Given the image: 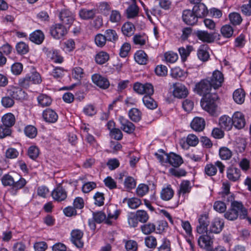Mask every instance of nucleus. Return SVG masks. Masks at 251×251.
<instances>
[{
	"label": "nucleus",
	"mask_w": 251,
	"mask_h": 251,
	"mask_svg": "<svg viewBox=\"0 0 251 251\" xmlns=\"http://www.w3.org/2000/svg\"><path fill=\"white\" fill-rule=\"evenodd\" d=\"M198 244L201 248L204 249L207 251H211L213 241L207 235H201L198 239Z\"/></svg>",
	"instance_id": "a211bd4d"
},
{
	"label": "nucleus",
	"mask_w": 251,
	"mask_h": 251,
	"mask_svg": "<svg viewBox=\"0 0 251 251\" xmlns=\"http://www.w3.org/2000/svg\"><path fill=\"white\" fill-rule=\"evenodd\" d=\"M119 121L121 125V128L124 131L128 133H131L134 131L135 126L132 123L123 116L119 117Z\"/></svg>",
	"instance_id": "412c9836"
},
{
	"label": "nucleus",
	"mask_w": 251,
	"mask_h": 251,
	"mask_svg": "<svg viewBox=\"0 0 251 251\" xmlns=\"http://www.w3.org/2000/svg\"><path fill=\"white\" fill-rule=\"evenodd\" d=\"M146 246L150 249H154L157 246L156 238L153 236H148L145 239Z\"/></svg>",
	"instance_id": "680f3d73"
},
{
	"label": "nucleus",
	"mask_w": 251,
	"mask_h": 251,
	"mask_svg": "<svg viewBox=\"0 0 251 251\" xmlns=\"http://www.w3.org/2000/svg\"><path fill=\"white\" fill-rule=\"evenodd\" d=\"M133 89L138 94L145 96H151L154 92L153 86L149 83L143 84L136 82L133 85Z\"/></svg>",
	"instance_id": "39448f33"
},
{
	"label": "nucleus",
	"mask_w": 251,
	"mask_h": 251,
	"mask_svg": "<svg viewBox=\"0 0 251 251\" xmlns=\"http://www.w3.org/2000/svg\"><path fill=\"white\" fill-rule=\"evenodd\" d=\"M106 41L107 40L104 35L99 33L95 36V43L99 47L102 48L104 46Z\"/></svg>",
	"instance_id": "bf43d9fd"
},
{
	"label": "nucleus",
	"mask_w": 251,
	"mask_h": 251,
	"mask_svg": "<svg viewBox=\"0 0 251 251\" xmlns=\"http://www.w3.org/2000/svg\"><path fill=\"white\" fill-rule=\"evenodd\" d=\"M217 97L215 94L208 95L203 97L201 101L203 109L211 115H214L217 108L216 103Z\"/></svg>",
	"instance_id": "7ed1b4c3"
},
{
	"label": "nucleus",
	"mask_w": 251,
	"mask_h": 251,
	"mask_svg": "<svg viewBox=\"0 0 251 251\" xmlns=\"http://www.w3.org/2000/svg\"><path fill=\"white\" fill-rule=\"evenodd\" d=\"M16 50L18 54L24 55L29 51V49L27 44L24 42H20L17 44Z\"/></svg>",
	"instance_id": "49530a36"
},
{
	"label": "nucleus",
	"mask_w": 251,
	"mask_h": 251,
	"mask_svg": "<svg viewBox=\"0 0 251 251\" xmlns=\"http://www.w3.org/2000/svg\"><path fill=\"white\" fill-rule=\"evenodd\" d=\"M219 124L221 127L226 130H230L233 126L232 119L226 115H223L220 118Z\"/></svg>",
	"instance_id": "a878e982"
},
{
	"label": "nucleus",
	"mask_w": 251,
	"mask_h": 251,
	"mask_svg": "<svg viewBox=\"0 0 251 251\" xmlns=\"http://www.w3.org/2000/svg\"><path fill=\"white\" fill-rule=\"evenodd\" d=\"M129 118L134 122H138L141 118V113L137 108H132L128 112Z\"/></svg>",
	"instance_id": "de8ad7c7"
},
{
	"label": "nucleus",
	"mask_w": 251,
	"mask_h": 251,
	"mask_svg": "<svg viewBox=\"0 0 251 251\" xmlns=\"http://www.w3.org/2000/svg\"><path fill=\"white\" fill-rule=\"evenodd\" d=\"M39 154V150L36 146H32L28 148L27 154L31 159L35 160L37 158Z\"/></svg>",
	"instance_id": "338daca9"
},
{
	"label": "nucleus",
	"mask_w": 251,
	"mask_h": 251,
	"mask_svg": "<svg viewBox=\"0 0 251 251\" xmlns=\"http://www.w3.org/2000/svg\"><path fill=\"white\" fill-rule=\"evenodd\" d=\"M68 31V28L60 24H55L50 28V35L55 39H63L67 34Z\"/></svg>",
	"instance_id": "20e7f679"
},
{
	"label": "nucleus",
	"mask_w": 251,
	"mask_h": 251,
	"mask_svg": "<svg viewBox=\"0 0 251 251\" xmlns=\"http://www.w3.org/2000/svg\"><path fill=\"white\" fill-rule=\"evenodd\" d=\"M59 19L63 24L70 27L74 21L75 16L74 14L70 10L64 9L60 13Z\"/></svg>",
	"instance_id": "9b49d317"
},
{
	"label": "nucleus",
	"mask_w": 251,
	"mask_h": 251,
	"mask_svg": "<svg viewBox=\"0 0 251 251\" xmlns=\"http://www.w3.org/2000/svg\"><path fill=\"white\" fill-rule=\"evenodd\" d=\"M44 38V34L40 30H36L29 35V40L37 45L41 44Z\"/></svg>",
	"instance_id": "bb28decb"
},
{
	"label": "nucleus",
	"mask_w": 251,
	"mask_h": 251,
	"mask_svg": "<svg viewBox=\"0 0 251 251\" xmlns=\"http://www.w3.org/2000/svg\"><path fill=\"white\" fill-rule=\"evenodd\" d=\"M37 99L39 105L43 107L50 106L52 102L51 98L46 94H40Z\"/></svg>",
	"instance_id": "72a5a7b5"
},
{
	"label": "nucleus",
	"mask_w": 251,
	"mask_h": 251,
	"mask_svg": "<svg viewBox=\"0 0 251 251\" xmlns=\"http://www.w3.org/2000/svg\"><path fill=\"white\" fill-rule=\"evenodd\" d=\"M196 34L198 39L203 42L212 43L215 39L213 33H208L206 31L199 30L197 31Z\"/></svg>",
	"instance_id": "6ab92c4d"
},
{
	"label": "nucleus",
	"mask_w": 251,
	"mask_h": 251,
	"mask_svg": "<svg viewBox=\"0 0 251 251\" xmlns=\"http://www.w3.org/2000/svg\"><path fill=\"white\" fill-rule=\"evenodd\" d=\"M204 120L201 117H196L191 123V128L196 131H201L205 127Z\"/></svg>",
	"instance_id": "5701e85b"
},
{
	"label": "nucleus",
	"mask_w": 251,
	"mask_h": 251,
	"mask_svg": "<svg viewBox=\"0 0 251 251\" xmlns=\"http://www.w3.org/2000/svg\"><path fill=\"white\" fill-rule=\"evenodd\" d=\"M1 121L3 125L11 128L15 124V118L13 114L9 113L2 116Z\"/></svg>",
	"instance_id": "f704fd0d"
},
{
	"label": "nucleus",
	"mask_w": 251,
	"mask_h": 251,
	"mask_svg": "<svg viewBox=\"0 0 251 251\" xmlns=\"http://www.w3.org/2000/svg\"><path fill=\"white\" fill-rule=\"evenodd\" d=\"M135 61L139 64H146L148 61V56L143 50H138L134 54Z\"/></svg>",
	"instance_id": "c9c22d12"
},
{
	"label": "nucleus",
	"mask_w": 251,
	"mask_h": 251,
	"mask_svg": "<svg viewBox=\"0 0 251 251\" xmlns=\"http://www.w3.org/2000/svg\"><path fill=\"white\" fill-rule=\"evenodd\" d=\"M7 94L8 96L14 99H20L22 98L23 92L19 87L11 86L7 89Z\"/></svg>",
	"instance_id": "c756f323"
},
{
	"label": "nucleus",
	"mask_w": 251,
	"mask_h": 251,
	"mask_svg": "<svg viewBox=\"0 0 251 251\" xmlns=\"http://www.w3.org/2000/svg\"><path fill=\"white\" fill-rule=\"evenodd\" d=\"M93 82L100 88L105 89L109 86V82L108 79L102 75L95 74L92 76Z\"/></svg>",
	"instance_id": "4468645a"
},
{
	"label": "nucleus",
	"mask_w": 251,
	"mask_h": 251,
	"mask_svg": "<svg viewBox=\"0 0 251 251\" xmlns=\"http://www.w3.org/2000/svg\"><path fill=\"white\" fill-rule=\"evenodd\" d=\"M216 167L219 168L221 173H223L225 170V166L220 161H216L215 165L211 163L206 164L204 168L205 173L209 176H215L217 172Z\"/></svg>",
	"instance_id": "6e6552de"
},
{
	"label": "nucleus",
	"mask_w": 251,
	"mask_h": 251,
	"mask_svg": "<svg viewBox=\"0 0 251 251\" xmlns=\"http://www.w3.org/2000/svg\"><path fill=\"white\" fill-rule=\"evenodd\" d=\"M133 3L126 9V14L128 18H132L138 15L139 9L135 3V0H131Z\"/></svg>",
	"instance_id": "ea45409f"
},
{
	"label": "nucleus",
	"mask_w": 251,
	"mask_h": 251,
	"mask_svg": "<svg viewBox=\"0 0 251 251\" xmlns=\"http://www.w3.org/2000/svg\"><path fill=\"white\" fill-rule=\"evenodd\" d=\"M193 11L197 19L205 16L208 13L207 8L203 3L195 5L193 7Z\"/></svg>",
	"instance_id": "393cba45"
},
{
	"label": "nucleus",
	"mask_w": 251,
	"mask_h": 251,
	"mask_svg": "<svg viewBox=\"0 0 251 251\" xmlns=\"http://www.w3.org/2000/svg\"><path fill=\"white\" fill-rule=\"evenodd\" d=\"M154 72L158 76H164L167 75L168 69L165 65H158L154 69Z\"/></svg>",
	"instance_id": "052dcab7"
},
{
	"label": "nucleus",
	"mask_w": 251,
	"mask_h": 251,
	"mask_svg": "<svg viewBox=\"0 0 251 251\" xmlns=\"http://www.w3.org/2000/svg\"><path fill=\"white\" fill-rule=\"evenodd\" d=\"M123 203H127L128 207L132 209L137 208L142 203L141 200L135 197L125 198L123 200Z\"/></svg>",
	"instance_id": "7c9ffc66"
},
{
	"label": "nucleus",
	"mask_w": 251,
	"mask_h": 251,
	"mask_svg": "<svg viewBox=\"0 0 251 251\" xmlns=\"http://www.w3.org/2000/svg\"><path fill=\"white\" fill-rule=\"evenodd\" d=\"M167 162L175 167H178L183 163L182 158L178 155L170 153L168 155Z\"/></svg>",
	"instance_id": "2f4dec72"
},
{
	"label": "nucleus",
	"mask_w": 251,
	"mask_h": 251,
	"mask_svg": "<svg viewBox=\"0 0 251 251\" xmlns=\"http://www.w3.org/2000/svg\"><path fill=\"white\" fill-rule=\"evenodd\" d=\"M83 232L80 229H75L71 233V241L77 248L81 249L83 247L84 242L82 240Z\"/></svg>",
	"instance_id": "0eeeda50"
},
{
	"label": "nucleus",
	"mask_w": 251,
	"mask_h": 251,
	"mask_svg": "<svg viewBox=\"0 0 251 251\" xmlns=\"http://www.w3.org/2000/svg\"><path fill=\"white\" fill-rule=\"evenodd\" d=\"M228 17L231 23L233 25H239L242 21L240 14L237 12L229 14Z\"/></svg>",
	"instance_id": "6e6d98bb"
},
{
	"label": "nucleus",
	"mask_w": 251,
	"mask_h": 251,
	"mask_svg": "<svg viewBox=\"0 0 251 251\" xmlns=\"http://www.w3.org/2000/svg\"><path fill=\"white\" fill-rule=\"evenodd\" d=\"M212 87L209 81L204 79L196 84L194 91L200 96L204 97L208 95H211L210 92Z\"/></svg>",
	"instance_id": "423d86ee"
},
{
	"label": "nucleus",
	"mask_w": 251,
	"mask_h": 251,
	"mask_svg": "<svg viewBox=\"0 0 251 251\" xmlns=\"http://www.w3.org/2000/svg\"><path fill=\"white\" fill-rule=\"evenodd\" d=\"M120 212V210L115 205H109L107 209V217L106 220V223L109 225L111 224L113 221L117 219Z\"/></svg>",
	"instance_id": "9d476101"
},
{
	"label": "nucleus",
	"mask_w": 251,
	"mask_h": 251,
	"mask_svg": "<svg viewBox=\"0 0 251 251\" xmlns=\"http://www.w3.org/2000/svg\"><path fill=\"white\" fill-rule=\"evenodd\" d=\"M174 191L171 185L163 187L160 193L161 199L165 201L170 200L174 196Z\"/></svg>",
	"instance_id": "c85d7f7f"
},
{
	"label": "nucleus",
	"mask_w": 251,
	"mask_h": 251,
	"mask_svg": "<svg viewBox=\"0 0 251 251\" xmlns=\"http://www.w3.org/2000/svg\"><path fill=\"white\" fill-rule=\"evenodd\" d=\"M47 56L49 59L55 63L61 64L64 61L63 57L56 50L52 49L48 51Z\"/></svg>",
	"instance_id": "4be33fe9"
},
{
	"label": "nucleus",
	"mask_w": 251,
	"mask_h": 251,
	"mask_svg": "<svg viewBox=\"0 0 251 251\" xmlns=\"http://www.w3.org/2000/svg\"><path fill=\"white\" fill-rule=\"evenodd\" d=\"M97 187V184L94 181L84 182L82 186L81 190L83 193H88Z\"/></svg>",
	"instance_id": "864d4df0"
},
{
	"label": "nucleus",
	"mask_w": 251,
	"mask_h": 251,
	"mask_svg": "<svg viewBox=\"0 0 251 251\" xmlns=\"http://www.w3.org/2000/svg\"><path fill=\"white\" fill-rule=\"evenodd\" d=\"M233 125L237 129L243 128L245 125V120L244 115L240 112H235L232 118Z\"/></svg>",
	"instance_id": "dca6fc26"
},
{
	"label": "nucleus",
	"mask_w": 251,
	"mask_h": 251,
	"mask_svg": "<svg viewBox=\"0 0 251 251\" xmlns=\"http://www.w3.org/2000/svg\"><path fill=\"white\" fill-rule=\"evenodd\" d=\"M182 17L183 22L187 25H194L198 21V19L193 10H184L183 11Z\"/></svg>",
	"instance_id": "2eb2a0df"
},
{
	"label": "nucleus",
	"mask_w": 251,
	"mask_h": 251,
	"mask_svg": "<svg viewBox=\"0 0 251 251\" xmlns=\"http://www.w3.org/2000/svg\"><path fill=\"white\" fill-rule=\"evenodd\" d=\"M43 117L46 122L50 123H55L58 118L56 112L50 108L47 109L43 111Z\"/></svg>",
	"instance_id": "aec40b11"
},
{
	"label": "nucleus",
	"mask_w": 251,
	"mask_h": 251,
	"mask_svg": "<svg viewBox=\"0 0 251 251\" xmlns=\"http://www.w3.org/2000/svg\"><path fill=\"white\" fill-rule=\"evenodd\" d=\"M164 57L166 62L173 63L177 60L178 55L173 51H169L164 53Z\"/></svg>",
	"instance_id": "09e8293b"
},
{
	"label": "nucleus",
	"mask_w": 251,
	"mask_h": 251,
	"mask_svg": "<svg viewBox=\"0 0 251 251\" xmlns=\"http://www.w3.org/2000/svg\"><path fill=\"white\" fill-rule=\"evenodd\" d=\"M109 59V54L104 51L99 52L95 56L96 62L99 64H103Z\"/></svg>",
	"instance_id": "58836bf2"
},
{
	"label": "nucleus",
	"mask_w": 251,
	"mask_h": 251,
	"mask_svg": "<svg viewBox=\"0 0 251 251\" xmlns=\"http://www.w3.org/2000/svg\"><path fill=\"white\" fill-rule=\"evenodd\" d=\"M219 154L221 159L226 160L229 159L231 157L232 152L227 147H223L219 149Z\"/></svg>",
	"instance_id": "a19ab883"
},
{
	"label": "nucleus",
	"mask_w": 251,
	"mask_h": 251,
	"mask_svg": "<svg viewBox=\"0 0 251 251\" xmlns=\"http://www.w3.org/2000/svg\"><path fill=\"white\" fill-rule=\"evenodd\" d=\"M95 14L93 9H82L79 11V15L80 18L84 20H88L94 17Z\"/></svg>",
	"instance_id": "37998d69"
},
{
	"label": "nucleus",
	"mask_w": 251,
	"mask_h": 251,
	"mask_svg": "<svg viewBox=\"0 0 251 251\" xmlns=\"http://www.w3.org/2000/svg\"><path fill=\"white\" fill-rule=\"evenodd\" d=\"M192 50L193 48L191 46H187L186 48L181 47L179 48L178 51L181 56V59L183 61H185Z\"/></svg>",
	"instance_id": "3c124183"
},
{
	"label": "nucleus",
	"mask_w": 251,
	"mask_h": 251,
	"mask_svg": "<svg viewBox=\"0 0 251 251\" xmlns=\"http://www.w3.org/2000/svg\"><path fill=\"white\" fill-rule=\"evenodd\" d=\"M141 229L143 234H150L155 231V226L154 224L150 223L141 226Z\"/></svg>",
	"instance_id": "5fc2aeb1"
},
{
	"label": "nucleus",
	"mask_w": 251,
	"mask_h": 251,
	"mask_svg": "<svg viewBox=\"0 0 251 251\" xmlns=\"http://www.w3.org/2000/svg\"><path fill=\"white\" fill-rule=\"evenodd\" d=\"M135 27L133 24L130 22L125 23L122 26V33L126 36H131L134 34Z\"/></svg>",
	"instance_id": "473e14b6"
},
{
	"label": "nucleus",
	"mask_w": 251,
	"mask_h": 251,
	"mask_svg": "<svg viewBox=\"0 0 251 251\" xmlns=\"http://www.w3.org/2000/svg\"><path fill=\"white\" fill-rule=\"evenodd\" d=\"M1 182L4 186L11 187V192L13 195H16L18 190L22 189L26 184V180L21 177L15 181L13 176L9 174H5L1 178Z\"/></svg>",
	"instance_id": "f03ea898"
},
{
	"label": "nucleus",
	"mask_w": 251,
	"mask_h": 251,
	"mask_svg": "<svg viewBox=\"0 0 251 251\" xmlns=\"http://www.w3.org/2000/svg\"><path fill=\"white\" fill-rule=\"evenodd\" d=\"M24 131L26 136L30 138H35L37 133L36 128L34 126L30 125L26 126L25 128Z\"/></svg>",
	"instance_id": "13d9d810"
},
{
	"label": "nucleus",
	"mask_w": 251,
	"mask_h": 251,
	"mask_svg": "<svg viewBox=\"0 0 251 251\" xmlns=\"http://www.w3.org/2000/svg\"><path fill=\"white\" fill-rule=\"evenodd\" d=\"M154 155L161 164L167 162L169 154L166 153L162 150L158 151V152L155 153Z\"/></svg>",
	"instance_id": "0e129e2a"
},
{
	"label": "nucleus",
	"mask_w": 251,
	"mask_h": 251,
	"mask_svg": "<svg viewBox=\"0 0 251 251\" xmlns=\"http://www.w3.org/2000/svg\"><path fill=\"white\" fill-rule=\"evenodd\" d=\"M209 47L207 45H201L197 51L198 58L202 61L208 60L209 58Z\"/></svg>",
	"instance_id": "cd10ccee"
},
{
	"label": "nucleus",
	"mask_w": 251,
	"mask_h": 251,
	"mask_svg": "<svg viewBox=\"0 0 251 251\" xmlns=\"http://www.w3.org/2000/svg\"><path fill=\"white\" fill-rule=\"evenodd\" d=\"M51 196L54 200L58 201H61L66 199L67 193L59 184L52 191Z\"/></svg>",
	"instance_id": "f8f14e48"
},
{
	"label": "nucleus",
	"mask_w": 251,
	"mask_h": 251,
	"mask_svg": "<svg viewBox=\"0 0 251 251\" xmlns=\"http://www.w3.org/2000/svg\"><path fill=\"white\" fill-rule=\"evenodd\" d=\"M247 215V209L241 202L234 201L231 202L230 208L225 213V217L228 220L233 221L239 216L241 219H245Z\"/></svg>",
	"instance_id": "f257e3e1"
},
{
	"label": "nucleus",
	"mask_w": 251,
	"mask_h": 251,
	"mask_svg": "<svg viewBox=\"0 0 251 251\" xmlns=\"http://www.w3.org/2000/svg\"><path fill=\"white\" fill-rule=\"evenodd\" d=\"M62 50L65 52H70L75 48V42L74 40L69 39L62 43Z\"/></svg>",
	"instance_id": "a18cd8bd"
},
{
	"label": "nucleus",
	"mask_w": 251,
	"mask_h": 251,
	"mask_svg": "<svg viewBox=\"0 0 251 251\" xmlns=\"http://www.w3.org/2000/svg\"><path fill=\"white\" fill-rule=\"evenodd\" d=\"M224 75L223 74L218 70L213 72L212 75L210 78V84L215 89L221 86L224 82Z\"/></svg>",
	"instance_id": "ddd939ff"
},
{
	"label": "nucleus",
	"mask_w": 251,
	"mask_h": 251,
	"mask_svg": "<svg viewBox=\"0 0 251 251\" xmlns=\"http://www.w3.org/2000/svg\"><path fill=\"white\" fill-rule=\"evenodd\" d=\"M221 32L223 36L226 38L231 37L233 33V29L231 26L226 25L222 26Z\"/></svg>",
	"instance_id": "4d7b16f0"
},
{
	"label": "nucleus",
	"mask_w": 251,
	"mask_h": 251,
	"mask_svg": "<svg viewBox=\"0 0 251 251\" xmlns=\"http://www.w3.org/2000/svg\"><path fill=\"white\" fill-rule=\"evenodd\" d=\"M1 103L2 105L5 108L11 107L14 104V100L8 96H5L2 98L1 100Z\"/></svg>",
	"instance_id": "774afa93"
},
{
	"label": "nucleus",
	"mask_w": 251,
	"mask_h": 251,
	"mask_svg": "<svg viewBox=\"0 0 251 251\" xmlns=\"http://www.w3.org/2000/svg\"><path fill=\"white\" fill-rule=\"evenodd\" d=\"M144 105L149 109H154L157 107V103L151 96H144L143 98Z\"/></svg>",
	"instance_id": "79ce46f5"
},
{
	"label": "nucleus",
	"mask_w": 251,
	"mask_h": 251,
	"mask_svg": "<svg viewBox=\"0 0 251 251\" xmlns=\"http://www.w3.org/2000/svg\"><path fill=\"white\" fill-rule=\"evenodd\" d=\"M245 93L242 89L236 90L233 94L234 100L238 104H242L244 102Z\"/></svg>",
	"instance_id": "e433bc0d"
},
{
	"label": "nucleus",
	"mask_w": 251,
	"mask_h": 251,
	"mask_svg": "<svg viewBox=\"0 0 251 251\" xmlns=\"http://www.w3.org/2000/svg\"><path fill=\"white\" fill-rule=\"evenodd\" d=\"M147 40L148 37L145 34H136L133 37L134 43L140 46L144 45Z\"/></svg>",
	"instance_id": "c03bdc74"
},
{
	"label": "nucleus",
	"mask_w": 251,
	"mask_h": 251,
	"mask_svg": "<svg viewBox=\"0 0 251 251\" xmlns=\"http://www.w3.org/2000/svg\"><path fill=\"white\" fill-rule=\"evenodd\" d=\"M199 142L198 137L193 134H189L186 138V142L190 146L195 147L198 145Z\"/></svg>",
	"instance_id": "69168bd1"
},
{
	"label": "nucleus",
	"mask_w": 251,
	"mask_h": 251,
	"mask_svg": "<svg viewBox=\"0 0 251 251\" xmlns=\"http://www.w3.org/2000/svg\"><path fill=\"white\" fill-rule=\"evenodd\" d=\"M241 176L239 169L235 167H229L226 171V176L230 181L235 182L239 180Z\"/></svg>",
	"instance_id": "b1692460"
},
{
	"label": "nucleus",
	"mask_w": 251,
	"mask_h": 251,
	"mask_svg": "<svg viewBox=\"0 0 251 251\" xmlns=\"http://www.w3.org/2000/svg\"><path fill=\"white\" fill-rule=\"evenodd\" d=\"M191 189V183L189 180H183L180 185L179 195H184L190 192Z\"/></svg>",
	"instance_id": "8fccbe9b"
},
{
	"label": "nucleus",
	"mask_w": 251,
	"mask_h": 251,
	"mask_svg": "<svg viewBox=\"0 0 251 251\" xmlns=\"http://www.w3.org/2000/svg\"><path fill=\"white\" fill-rule=\"evenodd\" d=\"M93 198L95 200L94 203L95 205L100 206L103 205L104 197V194L100 192H96L93 196Z\"/></svg>",
	"instance_id": "e2e57ef3"
},
{
	"label": "nucleus",
	"mask_w": 251,
	"mask_h": 251,
	"mask_svg": "<svg viewBox=\"0 0 251 251\" xmlns=\"http://www.w3.org/2000/svg\"><path fill=\"white\" fill-rule=\"evenodd\" d=\"M106 39L108 42H116L118 40V35L116 30L112 29H106L104 32Z\"/></svg>",
	"instance_id": "4c0bfd02"
},
{
	"label": "nucleus",
	"mask_w": 251,
	"mask_h": 251,
	"mask_svg": "<svg viewBox=\"0 0 251 251\" xmlns=\"http://www.w3.org/2000/svg\"><path fill=\"white\" fill-rule=\"evenodd\" d=\"M173 94L175 97L178 99H182L186 97L188 94L189 91L185 85L176 83L173 85Z\"/></svg>",
	"instance_id": "1a4fd4ad"
},
{
	"label": "nucleus",
	"mask_w": 251,
	"mask_h": 251,
	"mask_svg": "<svg viewBox=\"0 0 251 251\" xmlns=\"http://www.w3.org/2000/svg\"><path fill=\"white\" fill-rule=\"evenodd\" d=\"M135 215L138 220V222L142 223H146L149 219L148 214L144 210H137L136 212Z\"/></svg>",
	"instance_id": "603ef678"
},
{
	"label": "nucleus",
	"mask_w": 251,
	"mask_h": 251,
	"mask_svg": "<svg viewBox=\"0 0 251 251\" xmlns=\"http://www.w3.org/2000/svg\"><path fill=\"white\" fill-rule=\"evenodd\" d=\"M224 226V220L219 218H216L211 222L209 230L212 233L218 234L222 230Z\"/></svg>",
	"instance_id": "f3484780"
}]
</instances>
